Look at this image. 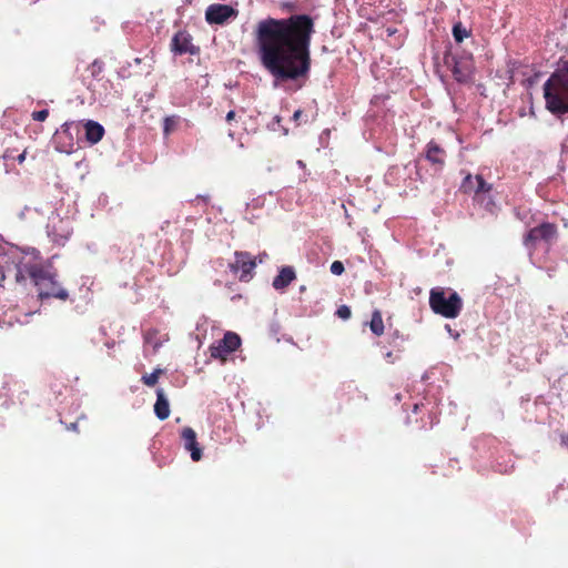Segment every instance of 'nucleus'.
I'll list each match as a JSON object with an SVG mask.
<instances>
[{
  "label": "nucleus",
  "instance_id": "32",
  "mask_svg": "<svg viewBox=\"0 0 568 568\" xmlns=\"http://www.w3.org/2000/svg\"><path fill=\"white\" fill-rule=\"evenodd\" d=\"M423 406H424L423 404H420V405L419 404H415L414 405V409H413L414 413H417L420 409V407H423Z\"/></svg>",
  "mask_w": 568,
  "mask_h": 568
},
{
  "label": "nucleus",
  "instance_id": "29",
  "mask_svg": "<svg viewBox=\"0 0 568 568\" xmlns=\"http://www.w3.org/2000/svg\"><path fill=\"white\" fill-rule=\"evenodd\" d=\"M302 115H303V111H302V110H296V111L294 112V114H293V119H294L295 121H298V120H300V118H301Z\"/></svg>",
  "mask_w": 568,
  "mask_h": 568
},
{
  "label": "nucleus",
  "instance_id": "24",
  "mask_svg": "<svg viewBox=\"0 0 568 568\" xmlns=\"http://www.w3.org/2000/svg\"><path fill=\"white\" fill-rule=\"evenodd\" d=\"M31 116H32V119L34 121L42 122V121L47 120V118L49 116V110L48 109H43V110H40V111H34Z\"/></svg>",
  "mask_w": 568,
  "mask_h": 568
},
{
  "label": "nucleus",
  "instance_id": "33",
  "mask_svg": "<svg viewBox=\"0 0 568 568\" xmlns=\"http://www.w3.org/2000/svg\"><path fill=\"white\" fill-rule=\"evenodd\" d=\"M265 256H266V253H263V254H261V255L258 256V257H260V258H258L260 263H262V262H263V260H264V257H265Z\"/></svg>",
  "mask_w": 568,
  "mask_h": 568
},
{
  "label": "nucleus",
  "instance_id": "25",
  "mask_svg": "<svg viewBox=\"0 0 568 568\" xmlns=\"http://www.w3.org/2000/svg\"><path fill=\"white\" fill-rule=\"evenodd\" d=\"M74 124V122H65L61 126V131L59 132V138H62V135H68L69 140L72 141V136L70 134V129Z\"/></svg>",
  "mask_w": 568,
  "mask_h": 568
},
{
  "label": "nucleus",
  "instance_id": "3",
  "mask_svg": "<svg viewBox=\"0 0 568 568\" xmlns=\"http://www.w3.org/2000/svg\"><path fill=\"white\" fill-rule=\"evenodd\" d=\"M31 281L38 290L40 300L53 297L67 301L69 298L68 291L57 280V273L49 267L39 264L38 268L31 271Z\"/></svg>",
  "mask_w": 568,
  "mask_h": 568
},
{
  "label": "nucleus",
  "instance_id": "10",
  "mask_svg": "<svg viewBox=\"0 0 568 568\" xmlns=\"http://www.w3.org/2000/svg\"><path fill=\"white\" fill-rule=\"evenodd\" d=\"M239 11L229 4L214 3L207 7L205 20L210 24H224L230 19H235Z\"/></svg>",
  "mask_w": 568,
  "mask_h": 568
},
{
  "label": "nucleus",
  "instance_id": "35",
  "mask_svg": "<svg viewBox=\"0 0 568 568\" xmlns=\"http://www.w3.org/2000/svg\"><path fill=\"white\" fill-rule=\"evenodd\" d=\"M159 346H160V344L155 343L154 346H153L154 351H156L159 348Z\"/></svg>",
  "mask_w": 568,
  "mask_h": 568
},
{
  "label": "nucleus",
  "instance_id": "13",
  "mask_svg": "<svg viewBox=\"0 0 568 568\" xmlns=\"http://www.w3.org/2000/svg\"><path fill=\"white\" fill-rule=\"evenodd\" d=\"M184 448L191 453V458L199 462L202 458V449L196 440V433L191 427H184L181 432Z\"/></svg>",
  "mask_w": 568,
  "mask_h": 568
},
{
  "label": "nucleus",
  "instance_id": "18",
  "mask_svg": "<svg viewBox=\"0 0 568 568\" xmlns=\"http://www.w3.org/2000/svg\"><path fill=\"white\" fill-rule=\"evenodd\" d=\"M369 328L371 331L377 335L381 336L384 333V322L381 311L375 310L372 314V318L369 322Z\"/></svg>",
  "mask_w": 568,
  "mask_h": 568
},
{
  "label": "nucleus",
  "instance_id": "6",
  "mask_svg": "<svg viewBox=\"0 0 568 568\" xmlns=\"http://www.w3.org/2000/svg\"><path fill=\"white\" fill-rule=\"evenodd\" d=\"M493 185L487 183L485 179L477 174L471 175L467 174L460 184V191L465 194H473L474 201L478 203H483L486 199V195L490 193Z\"/></svg>",
  "mask_w": 568,
  "mask_h": 568
},
{
  "label": "nucleus",
  "instance_id": "36",
  "mask_svg": "<svg viewBox=\"0 0 568 568\" xmlns=\"http://www.w3.org/2000/svg\"><path fill=\"white\" fill-rule=\"evenodd\" d=\"M145 338H146V342H150L151 341V334H148Z\"/></svg>",
  "mask_w": 568,
  "mask_h": 568
},
{
  "label": "nucleus",
  "instance_id": "15",
  "mask_svg": "<svg viewBox=\"0 0 568 568\" xmlns=\"http://www.w3.org/2000/svg\"><path fill=\"white\" fill-rule=\"evenodd\" d=\"M85 139L90 144H97L100 142L105 133L104 128L92 120H88L84 123Z\"/></svg>",
  "mask_w": 568,
  "mask_h": 568
},
{
  "label": "nucleus",
  "instance_id": "1",
  "mask_svg": "<svg viewBox=\"0 0 568 568\" xmlns=\"http://www.w3.org/2000/svg\"><path fill=\"white\" fill-rule=\"evenodd\" d=\"M314 21L307 14L266 18L256 23L254 43L262 65L276 82L308 78Z\"/></svg>",
  "mask_w": 568,
  "mask_h": 568
},
{
  "label": "nucleus",
  "instance_id": "26",
  "mask_svg": "<svg viewBox=\"0 0 568 568\" xmlns=\"http://www.w3.org/2000/svg\"><path fill=\"white\" fill-rule=\"evenodd\" d=\"M344 270V264L341 261H335L331 264V272L335 275H341Z\"/></svg>",
  "mask_w": 568,
  "mask_h": 568
},
{
  "label": "nucleus",
  "instance_id": "11",
  "mask_svg": "<svg viewBox=\"0 0 568 568\" xmlns=\"http://www.w3.org/2000/svg\"><path fill=\"white\" fill-rule=\"evenodd\" d=\"M425 158L436 170H442L446 162V151L435 140H430L425 148Z\"/></svg>",
  "mask_w": 568,
  "mask_h": 568
},
{
  "label": "nucleus",
  "instance_id": "20",
  "mask_svg": "<svg viewBox=\"0 0 568 568\" xmlns=\"http://www.w3.org/2000/svg\"><path fill=\"white\" fill-rule=\"evenodd\" d=\"M163 373V369L155 368L152 373L142 375L141 382L149 387H153Z\"/></svg>",
  "mask_w": 568,
  "mask_h": 568
},
{
  "label": "nucleus",
  "instance_id": "17",
  "mask_svg": "<svg viewBox=\"0 0 568 568\" xmlns=\"http://www.w3.org/2000/svg\"><path fill=\"white\" fill-rule=\"evenodd\" d=\"M296 275L291 266H284L281 268L278 275L273 280V286L276 290H283L287 287L294 280Z\"/></svg>",
  "mask_w": 568,
  "mask_h": 568
},
{
  "label": "nucleus",
  "instance_id": "8",
  "mask_svg": "<svg viewBox=\"0 0 568 568\" xmlns=\"http://www.w3.org/2000/svg\"><path fill=\"white\" fill-rule=\"evenodd\" d=\"M240 346L241 337L234 332H226L222 339L210 346V354L211 357L225 362Z\"/></svg>",
  "mask_w": 568,
  "mask_h": 568
},
{
  "label": "nucleus",
  "instance_id": "16",
  "mask_svg": "<svg viewBox=\"0 0 568 568\" xmlns=\"http://www.w3.org/2000/svg\"><path fill=\"white\" fill-rule=\"evenodd\" d=\"M154 414L160 420L170 416V404L163 388L156 389V402L154 404Z\"/></svg>",
  "mask_w": 568,
  "mask_h": 568
},
{
  "label": "nucleus",
  "instance_id": "23",
  "mask_svg": "<svg viewBox=\"0 0 568 568\" xmlns=\"http://www.w3.org/2000/svg\"><path fill=\"white\" fill-rule=\"evenodd\" d=\"M336 315L342 320H348L352 315V311L347 305H341L336 311Z\"/></svg>",
  "mask_w": 568,
  "mask_h": 568
},
{
  "label": "nucleus",
  "instance_id": "9",
  "mask_svg": "<svg viewBox=\"0 0 568 568\" xmlns=\"http://www.w3.org/2000/svg\"><path fill=\"white\" fill-rule=\"evenodd\" d=\"M452 60V73L454 79L459 83H469L473 81L475 65L471 55H462L450 58Z\"/></svg>",
  "mask_w": 568,
  "mask_h": 568
},
{
  "label": "nucleus",
  "instance_id": "14",
  "mask_svg": "<svg viewBox=\"0 0 568 568\" xmlns=\"http://www.w3.org/2000/svg\"><path fill=\"white\" fill-rule=\"evenodd\" d=\"M37 263H18L14 264L12 268H8V274L12 273L14 282L19 285H24L27 283V278H31V271L33 268H38Z\"/></svg>",
  "mask_w": 568,
  "mask_h": 568
},
{
  "label": "nucleus",
  "instance_id": "2",
  "mask_svg": "<svg viewBox=\"0 0 568 568\" xmlns=\"http://www.w3.org/2000/svg\"><path fill=\"white\" fill-rule=\"evenodd\" d=\"M546 109L554 115L568 113V60H560L557 69L542 85Z\"/></svg>",
  "mask_w": 568,
  "mask_h": 568
},
{
  "label": "nucleus",
  "instance_id": "37",
  "mask_svg": "<svg viewBox=\"0 0 568 568\" xmlns=\"http://www.w3.org/2000/svg\"><path fill=\"white\" fill-rule=\"evenodd\" d=\"M387 31H388V34H393L394 33V31L390 30V29H388Z\"/></svg>",
  "mask_w": 568,
  "mask_h": 568
},
{
  "label": "nucleus",
  "instance_id": "28",
  "mask_svg": "<svg viewBox=\"0 0 568 568\" xmlns=\"http://www.w3.org/2000/svg\"><path fill=\"white\" fill-rule=\"evenodd\" d=\"M27 156V151L24 150L21 154L18 155L17 161L21 164L24 162Z\"/></svg>",
  "mask_w": 568,
  "mask_h": 568
},
{
  "label": "nucleus",
  "instance_id": "34",
  "mask_svg": "<svg viewBox=\"0 0 568 568\" xmlns=\"http://www.w3.org/2000/svg\"><path fill=\"white\" fill-rule=\"evenodd\" d=\"M445 63H446L447 65H449V64H450V61H449V59H448L447 57L445 58Z\"/></svg>",
  "mask_w": 568,
  "mask_h": 568
},
{
  "label": "nucleus",
  "instance_id": "19",
  "mask_svg": "<svg viewBox=\"0 0 568 568\" xmlns=\"http://www.w3.org/2000/svg\"><path fill=\"white\" fill-rule=\"evenodd\" d=\"M471 31L467 29L462 22H456L453 26V37L457 43H462L465 39L469 38Z\"/></svg>",
  "mask_w": 568,
  "mask_h": 568
},
{
  "label": "nucleus",
  "instance_id": "22",
  "mask_svg": "<svg viewBox=\"0 0 568 568\" xmlns=\"http://www.w3.org/2000/svg\"><path fill=\"white\" fill-rule=\"evenodd\" d=\"M89 70L91 71L92 77L98 78L103 70V63L95 60L90 64Z\"/></svg>",
  "mask_w": 568,
  "mask_h": 568
},
{
  "label": "nucleus",
  "instance_id": "12",
  "mask_svg": "<svg viewBox=\"0 0 568 568\" xmlns=\"http://www.w3.org/2000/svg\"><path fill=\"white\" fill-rule=\"evenodd\" d=\"M191 36L185 31H179L174 34L171 48L172 51L176 54H185L191 53L194 54L197 52V49L194 48V45L191 43Z\"/></svg>",
  "mask_w": 568,
  "mask_h": 568
},
{
  "label": "nucleus",
  "instance_id": "27",
  "mask_svg": "<svg viewBox=\"0 0 568 568\" xmlns=\"http://www.w3.org/2000/svg\"><path fill=\"white\" fill-rule=\"evenodd\" d=\"M235 115H236V114H235V111L231 110V111H229V112H227V114H226V116H225V120H226L227 122H232V121H234V120H235Z\"/></svg>",
  "mask_w": 568,
  "mask_h": 568
},
{
  "label": "nucleus",
  "instance_id": "31",
  "mask_svg": "<svg viewBox=\"0 0 568 568\" xmlns=\"http://www.w3.org/2000/svg\"><path fill=\"white\" fill-rule=\"evenodd\" d=\"M561 444L568 446V433L561 436Z\"/></svg>",
  "mask_w": 568,
  "mask_h": 568
},
{
  "label": "nucleus",
  "instance_id": "5",
  "mask_svg": "<svg viewBox=\"0 0 568 568\" xmlns=\"http://www.w3.org/2000/svg\"><path fill=\"white\" fill-rule=\"evenodd\" d=\"M558 237L559 231L557 224L542 222L531 227L524 235L523 243L526 248L532 253L540 244H545L548 248H550L557 242Z\"/></svg>",
  "mask_w": 568,
  "mask_h": 568
},
{
  "label": "nucleus",
  "instance_id": "30",
  "mask_svg": "<svg viewBox=\"0 0 568 568\" xmlns=\"http://www.w3.org/2000/svg\"><path fill=\"white\" fill-rule=\"evenodd\" d=\"M385 358L388 363H394V357H393V353L392 352H387L385 354Z\"/></svg>",
  "mask_w": 568,
  "mask_h": 568
},
{
  "label": "nucleus",
  "instance_id": "21",
  "mask_svg": "<svg viewBox=\"0 0 568 568\" xmlns=\"http://www.w3.org/2000/svg\"><path fill=\"white\" fill-rule=\"evenodd\" d=\"M179 122H180V118L178 115L166 116L164 119V123H163L164 134L169 135L171 132H173L178 128Z\"/></svg>",
  "mask_w": 568,
  "mask_h": 568
},
{
  "label": "nucleus",
  "instance_id": "4",
  "mask_svg": "<svg viewBox=\"0 0 568 568\" xmlns=\"http://www.w3.org/2000/svg\"><path fill=\"white\" fill-rule=\"evenodd\" d=\"M463 300L457 292L452 291L446 297L443 287H434L429 292V306L435 314L446 318H456L463 310Z\"/></svg>",
  "mask_w": 568,
  "mask_h": 568
},
{
  "label": "nucleus",
  "instance_id": "7",
  "mask_svg": "<svg viewBox=\"0 0 568 568\" xmlns=\"http://www.w3.org/2000/svg\"><path fill=\"white\" fill-rule=\"evenodd\" d=\"M234 262L230 263L229 267L233 273H241L239 280L241 282H248L254 276V270L257 265L256 258L248 252L236 251L234 253Z\"/></svg>",
  "mask_w": 568,
  "mask_h": 568
}]
</instances>
